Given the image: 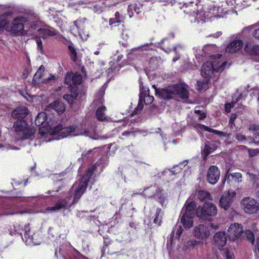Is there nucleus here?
Here are the masks:
<instances>
[{"label": "nucleus", "instance_id": "39448f33", "mask_svg": "<svg viewBox=\"0 0 259 259\" xmlns=\"http://www.w3.org/2000/svg\"><path fill=\"white\" fill-rule=\"evenodd\" d=\"M222 56L220 54L211 56L209 60L202 65L201 74L203 77L209 78L215 71H222L227 67V62H222Z\"/></svg>", "mask_w": 259, "mask_h": 259}, {"label": "nucleus", "instance_id": "e433bc0d", "mask_svg": "<svg viewBox=\"0 0 259 259\" xmlns=\"http://www.w3.org/2000/svg\"><path fill=\"white\" fill-rule=\"evenodd\" d=\"M72 77H73V73H68L65 77V83L68 85H69V89H71L72 87H77L76 86H73L72 84Z\"/></svg>", "mask_w": 259, "mask_h": 259}, {"label": "nucleus", "instance_id": "ea45409f", "mask_svg": "<svg viewBox=\"0 0 259 259\" xmlns=\"http://www.w3.org/2000/svg\"><path fill=\"white\" fill-rule=\"evenodd\" d=\"M154 100V97L152 96L149 95V91L148 90L147 91H145L144 94V102L146 104H151Z\"/></svg>", "mask_w": 259, "mask_h": 259}, {"label": "nucleus", "instance_id": "4d7b16f0", "mask_svg": "<svg viewBox=\"0 0 259 259\" xmlns=\"http://www.w3.org/2000/svg\"><path fill=\"white\" fill-rule=\"evenodd\" d=\"M259 134L258 132H256L254 134V137L253 138V142L255 144H259Z\"/></svg>", "mask_w": 259, "mask_h": 259}, {"label": "nucleus", "instance_id": "393cba45", "mask_svg": "<svg viewBox=\"0 0 259 259\" xmlns=\"http://www.w3.org/2000/svg\"><path fill=\"white\" fill-rule=\"evenodd\" d=\"M244 51L250 55H259V46L248 42L245 45Z\"/></svg>", "mask_w": 259, "mask_h": 259}, {"label": "nucleus", "instance_id": "6e6d98bb", "mask_svg": "<svg viewBox=\"0 0 259 259\" xmlns=\"http://www.w3.org/2000/svg\"><path fill=\"white\" fill-rule=\"evenodd\" d=\"M149 45L152 46V45H153V44L150 43L149 44L144 45L140 47L134 49V50H149V49H148V47H149Z\"/></svg>", "mask_w": 259, "mask_h": 259}, {"label": "nucleus", "instance_id": "4468645a", "mask_svg": "<svg viewBox=\"0 0 259 259\" xmlns=\"http://www.w3.org/2000/svg\"><path fill=\"white\" fill-rule=\"evenodd\" d=\"M194 236L197 239H204L210 235V231L207 225L200 224L195 227L194 229Z\"/></svg>", "mask_w": 259, "mask_h": 259}, {"label": "nucleus", "instance_id": "7ed1b4c3", "mask_svg": "<svg viewBox=\"0 0 259 259\" xmlns=\"http://www.w3.org/2000/svg\"><path fill=\"white\" fill-rule=\"evenodd\" d=\"M28 113L27 108L24 106L17 108L12 113V117L18 119L13 125L17 142L27 139L32 140L34 137V135L36 131L33 128L28 127L26 122L22 120L28 115Z\"/></svg>", "mask_w": 259, "mask_h": 259}, {"label": "nucleus", "instance_id": "3c124183", "mask_svg": "<svg viewBox=\"0 0 259 259\" xmlns=\"http://www.w3.org/2000/svg\"><path fill=\"white\" fill-rule=\"evenodd\" d=\"M183 228L181 226H179L177 228V230H176V237L178 239H179L181 234H182V232H183Z\"/></svg>", "mask_w": 259, "mask_h": 259}, {"label": "nucleus", "instance_id": "58836bf2", "mask_svg": "<svg viewBox=\"0 0 259 259\" xmlns=\"http://www.w3.org/2000/svg\"><path fill=\"white\" fill-rule=\"evenodd\" d=\"M247 174L249 176L250 181L252 182L254 185H255L256 187L259 186V176H256L254 174L247 172Z\"/></svg>", "mask_w": 259, "mask_h": 259}, {"label": "nucleus", "instance_id": "20e7f679", "mask_svg": "<svg viewBox=\"0 0 259 259\" xmlns=\"http://www.w3.org/2000/svg\"><path fill=\"white\" fill-rule=\"evenodd\" d=\"M53 133L54 134L59 135L63 138L68 136H76L78 135H84L89 136L92 139H97L95 126L94 124L88 125L81 124L79 126L70 125L68 127H62L59 125L55 127Z\"/></svg>", "mask_w": 259, "mask_h": 259}, {"label": "nucleus", "instance_id": "f3484780", "mask_svg": "<svg viewBox=\"0 0 259 259\" xmlns=\"http://www.w3.org/2000/svg\"><path fill=\"white\" fill-rule=\"evenodd\" d=\"M84 27V20L82 19H78L73 22V25L71 26V30L78 31V35L83 40H87L88 34L83 32Z\"/></svg>", "mask_w": 259, "mask_h": 259}, {"label": "nucleus", "instance_id": "6ab92c4d", "mask_svg": "<svg viewBox=\"0 0 259 259\" xmlns=\"http://www.w3.org/2000/svg\"><path fill=\"white\" fill-rule=\"evenodd\" d=\"M243 47V42L241 40H236L231 42L226 48V52L233 54L240 50Z\"/></svg>", "mask_w": 259, "mask_h": 259}, {"label": "nucleus", "instance_id": "09e8293b", "mask_svg": "<svg viewBox=\"0 0 259 259\" xmlns=\"http://www.w3.org/2000/svg\"><path fill=\"white\" fill-rule=\"evenodd\" d=\"M226 259H235L233 252L230 250L227 249L224 253Z\"/></svg>", "mask_w": 259, "mask_h": 259}, {"label": "nucleus", "instance_id": "69168bd1", "mask_svg": "<svg viewBox=\"0 0 259 259\" xmlns=\"http://www.w3.org/2000/svg\"><path fill=\"white\" fill-rule=\"evenodd\" d=\"M211 47L210 46H205L203 49H202V51L204 52V54H206L208 53V50L209 49V48Z\"/></svg>", "mask_w": 259, "mask_h": 259}, {"label": "nucleus", "instance_id": "9d476101", "mask_svg": "<svg viewBox=\"0 0 259 259\" xmlns=\"http://www.w3.org/2000/svg\"><path fill=\"white\" fill-rule=\"evenodd\" d=\"M143 195L146 198H150L153 196L156 197L162 205H163L166 201L165 195L162 193L161 190H160L159 189L155 186L145 189L143 192Z\"/></svg>", "mask_w": 259, "mask_h": 259}, {"label": "nucleus", "instance_id": "412c9836", "mask_svg": "<svg viewBox=\"0 0 259 259\" xmlns=\"http://www.w3.org/2000/svg\"><path fill=\"white\" fill-rule=\"evenodd\" d=\"M214 240L215 243L220 247H222L225 245L227 241V237L226 234L223 232H219L217 233L214 236Z\"/></svg>", "mask_w": 259, "mask_h": 259}, {"label": "nucleus", "instance_id": "c9c22d12", "mask_svg": "<svg viewBox=\"0 0 259 259\" xmlns=\"http://www.w3.org/2000/svg\"><path fill=\"white\" fill-rule=\"evenodd\" d=\"M208 83V80L207 78H206L205 80L201 81V80H198L197 82V89L200 91L206 89L207 87V84Z\"/></svg>", "mask_w": 259, "mask_h": 259}, {"label": "nucleus", "instance_id": "0eeeda50", "mask_svg": "<svg viewBox=\"0 0 259 259\" xmlns=\"http://www.w3.org/2000/svg\"><path fill=\"white\" fill-rule=\"evenodd\" d=\"M188 87L185 83L175 84L162 89L160 92V95L164 99H176L179 100L181 99L183 101L186 102L189 98L188 91Z\"/></svg>", "mask_w": 259, "mask_h": 259}, {"label": "nucleus", "instance_id": "bb28decb", "mask_svg": "<svg viewBox=\"0 0 259 259\" xmlns=\"http://www.w3.org/2000/svg\"><path fill=\"white\" fill-rule=\"evenodd\" d=\"M50 107L60 114L63 113L65 110L64 104L59 101H54L50 104Z\"/></svg>", "mask_w": 259, "mask_h": 259}, {"label": "nucleus", "instance_id": "9b49d317", "mask_svg": "<svg viewBox=\"0 0 259 259\" xmlns=\"http://www.w3.org/2000/svg\"><path fill=\"white\" fill-rule=\"evenodd\" d=\"M244 211L248 214H253L259 210V204L257 202L251 197H245L241 202Z\"/></svg>", "mask_w": 259, "mask_h": 259}, {"label": "nucleus", "instance_id": "e2e57ef3", "mask_svg": "<svg viewBox=\"0 0 259 259\" xmlns=\"http://www.w3.org/2000/svg\"><path fill=\"white\" fill-rule=\"evenodd\" d=\"M184 49V46L182 45H177L174 48V51L176 53L179 52L180 50H182Z\"/></svg>", "mask_w": 259, "mask_h": 259}, {"label": "nucleus", "instance_id": "de8ad7c7", "mask_svg": "<svg viewBox=\"0 0 259 259\" xmlns=\"http://www.w3.org/2000/svg\"><path fill=\"white\" fill-rule=\"evenodd\" d=\"M68 49L71 53V59L73 61H75L76 58L77 53L76 52V51H75L74 48L73 46H72L71 45H69L68 46Z\"/></svg>", "mask_w": 259, "mask_h": 259}, {"label": "nucleus", "instance_id": "473e14b6", "mask_svg": "<svg viewBox=\"0 0 259 259\" xmlns=\"http://www.w3.org/2000/svg\"><path fill=\"white\" fill-rule=\"evenodd\" d=\"M194 128L198 132H201L202 131H208L209 132H211L212 128H209L208 127L200 124V123H194L193 125Z\"/></svg>", "mask_w": 259, "mask_h": 259}, {"label": "nucleus", "instance_id": "680f3d73", "mask_svg": "<svg viewBox=\"0 0 259 259\" xmlns=\"http://www.w3.org/2000/svg\"><path fill=\"white\" fill-rule=\"evenodd\" d=\"M74 259H88V258L86 257L79 254L78 252H76Z\"/></svg>", "mask_w": 259, "mask_h": 259}, {"label": "nucleus", "instance_id": "7c9ffc66", "mask_svg": "<svg viewBox=\"0 0 259 259\" xmlns=\"http://www.w3.org/2000/svg\"><path fill=\"white\" fill-rule=\"evenodd\" d=\"M197 197L198 199H200L201 201H203L207 199H212L211 196H210L209 193L203 190H200L198 192Z\"/></svg>", "mask_w": 259, "mask_h": 259}, {"label": "nucleus", "instance_id": "ddd939ff", "mask_svg": "<svg viewBox=\"0 0 259 259\" xmlns=\"http://www.w3.org/2000/svg\"><path fill=\"white\" fill-rule=\"evenodd\" d=\"M242 233V225L238 223H234L229 226L227 232V235L230 239L235 240L241 236Z\"/></svg>", "mask_w": 259, "mask_h": 259}, {"label": "nucleus", "instance_id": "aec40b11", "mask_svg": "<svg viewBox=\"0 0 259 259\" xmlns=\"http://www.w3.org/2000/svg\"><path fill=\"white\" fill-rule=\"evenodd\" d=\"M252 32L253 36L259 39V23L251 25L248 27H245L242 33L244 35H247L248 33Z\"/></svg>", "mask_w": 259, "mask_h": 259}, {"label": "nucleus", "instance_id": "6e6552de", "mask_svg": "<svg viewBox=\"0 0 259 259\" xmlns=\"http://www.w3.org/2000/svg\"><path fill=\"white\" fill-rule=\"evenodd\" d=\"M196 207L194 202L187 201L182 210L181 222L186 229H189L193 225V217Z\"/></svg>", "mask_w": 259, "mask_h": 259}, {"label": "nucleus", "instance_id": "f8f14e48", "mask_svg": "<svg viewBox=\"0 0 259 259\" xmlns=\"http://www.w3.org/2000/svg\"><path fill=\"white\" fill-rule=\"evenodd\" d=\"M236 196V192L233 190H229L224 193L220 200V206L225 210H227L234 201Z\"/></svg>", "mask_w": 259, "mask_h": 259}, {"label": "nucleus", "instance_id": "864d4df0", "mask_svg": "<svg viewBox=\"0 0 259 259\" xmlns=\"http://www.w3.org/2000/svg\"><path fill=\"white\" fill-rule=\"evenodd\" d=\"M36 41L38 49L40 51H42V41L39 37H37L36 38Z\"/></svg>", "mask_w": 259, "mask_h": 259}, {"label": "nucleus", "instance_id": "a18cd8bd", "mask_svg": "<svg viewBox=\"0 0 259 259\" xmlns=\"http://www.w3.org/2000/svg\"><path fill=\"white\" fill-rule=\"evenodd\" d=\"M168 42V40L167 39H164L161 42V48L164 50L166 52L169 53L171 51V50L169 49L167 46V44Z\"/></svg>", "mask_w": 259, "mask_h": 259}, {"label": "nucleus", "instance_id": "37998d69", "mask_svg": "<svg viewBox=\"0 0 259 259\" xmlns=\"http://www.w3.org/2000/svg\"><path fill=\"white\" fill-rule=\"evenodd\" d=\"M44 67L42 65L40 66L34 75V79H38L42 77V74L44 71Z\"/></svg>", "mask_w": 259, "mask_h": 259}, {"label": "nucleus", "instance_id": "338daca9", "mask_svg": "<svg viewBox=\"0 0 259 259\" xmlns=\"http://www.w3.org/2000/svg\"><path fill=\"white\" fill-rule=\"evenodd\" d=\"M249 234L250 235V236L249 237V240L252 243H253L254 242V235L253 234V233L250 232V231H249Z\"/></svg>", "mask_w": 259, "mask_h": 259}, {"label": "nucleus", "instance_id": "c756f323", "mask_svg": "<svg viewBox=\"0 0 259 259\" xmlns=\"http://www.w3.org/2000/svg\"><path fill=\"white\" fill-rule=\"evenodd\" d=\"M199 243V241L195 239L188 240L185 244L184 249L186 250H192L194 249Z\"/></svg>", "mask_w": 259, "mask_h": 259}, {"label": "nucleus", "instance_id": "a211bd4d", "mask_svg": "<svg viewBox=\"0 0 259 259\" xmlns=\"http://www.w3.org/2000/svg\"><path fill=\"white\" fill-rule=\"evenodd\" d=\"M47 114L46 112H42L38 114L35 120V123L36 126H39L44 124L47 125L48 128L45 132H43L42 134H45L49 132L50 129H51V125L47 121Z\"/></svg>", "mask_w": 259, "mask_h": 259}, {"label": "nucleus", "instance_id": "0e129e2a", "mask_svg": "<svg viewBox=\"0 0 259 259\" xmlns=\"http://www.w3.org/2000/svg\"><path fill=\"white\" fill-rule=\"evenodd\" d=\"M246 149H247V147L243 145H238V146L235 147V149L236 150H244Z\"/></svg>", "mask_w": 259, "mask_h": 259}, {"label": "nucleus", "instance_id": "4be33fe9", "mask_svg": "<svg viewBox=\"0 0 259 259\" xmlns=\"http://www.w3.org/2000/svg\"><path fill=\"white\" fill-rule=\"evenodd\" d=\"M39 34L42 38H47L48 37L57 35L58 31L52 27L47 28H39L38 29Z\"/></svg>", "mask_w": 259, "mask_h": 259}, {"label": "nucleus", "instance_id": "bf43d9fd", "mask_svg": "<svg viewBox=\"0 0 259 259\" xmlns=\"http://www.w3.org/2000/svg\"><path fill=\"white\" fill-rule=\"evenodd\" d=\"M206 259H218V256L215 253H210L208 254Z\"/></svg>", "mask_w": 259, "mask_h": 259}, {"label": "nucleus", "instance_id": "f704fd0d", "mask_svg": "<svg viewBox=\"0 0 259 259\" xmlns=\"http://www.w3.org/2000/svg\"><path fill=\"white\" fill-rule=\"evenodd\" d=\"M72 79L73 86H76L77 84H79L81 82L82 76L78 73L73 74Z\"/></svg>", "mask_w": 259, "mask_h": 259}, {"label": "nucleus", "instance_id": "b1692460", "mask_svg": "<svg viewBox=\"0 0 259 259\" xmlns=\"http://www.w3.org/2000/svg\"><path fill=\"white\" fill-rule=\"evenodd\" d=\"M217 148V145L215 143L211 142H207L205 144V147L202 152V155L204 159L206 158L207 156L213 152Z\"/></svg>", "mask_w": 259, "mask_h": 259}, {"label": "nucleus", "instance_id": "72a5a7b5", "mask_svg": "<svg viewBox=\"0 0 259 259\" xmlns=\"http://www.w3.org/2000/svg\"><path fill=\"white\" fill-rule=\"evenodd\" d=\"M241 98L242 95L240 94L239 96L237 97V98L236 99L235 102L233 101L232 103L226 104L225 106V111L227 113L230 112L231 109L234 107L235 103L239 101Z\"/></svg>", "mask_w": 259, "mask_h": 259}, {"label": "nucleus", "instance_id": "774afa93", "mask_svg": "<svg viewBox=\"0 0 259 259\" xmlns=\"http://www.w3.org/2000/svg\"><path fill=\"white\" fill-rule=\"evenodd\" d=\"M130 135H135V133L134 132H127V131H124L122 133L123 136H129Z\"/></svg>", "mask_w": 259, "mask_h": 259}, {"label": "nucleus", "instance_id": "f03ea898", "mask_svg": "<svg viewBox=\"0 0 259 259\" xmlns=\"http://www.w3.org/2000/svg\"><path fill=\"white\" fill-rule=\"evenodd\" d=\"M30 24V27L35 29L40 26L41 21L39 17L34 13L25 14L14 18L11 23H9L7 17L0 16V29L4 28L14 36H23L26 34L24 29V24Z\"/></svg>", "mask_w": 259, "mask_h": 259}, {"label": "nucleus", "instance_id": "4c0bfd02", "mask_svg": "<svg viewBox=\"0 0 259 259\" xmlns=\"http://www.w3.org/2000/svg\"><path fill=\"white\" fill-rule=\"evenodd\" d=\"M99 150V148H94L92 150H89L88 152H84L82 153V156H83V158H88L90 157H91L92 155H94L95 153L98 152Z\"/></svg>", "mask_w": 259, "mask_h": 259}, {"label": "nucleus", "instance_id": "a19ab883", "mask_svg": "<svg viewBox=\"0 0 259 259\" xmlns=\"http://www.w3.org/2000/svg\"><path fill=\"white\" fill-rule=\"evenodd\" d=\"M158 62L159 60L157 58L154 57L151 58L149 62L150 65V68H151L152 69H154L156 68L159 65Z\"/></svg>", "mask_w": 259, "mask_h": 259}, {"label": "nucleus", "instance_id": "cd10ccee", "mask_svg": "<svg viewBox=\"0 0 259 259\" xmlns=\"http://www.w3.org/2000/svg\"><path fill=\"white\" fill-rule=\"evenodd\" d=\"M125 16L117 12L115 14V17L110 19L109 25L111 26H116V24L123 22Z\"/></svg>", "mask_w": 259, "mask_h": 259}, {"label": "nucleus", "instance_id": "79ce46f5", "mask_svg": "<svg viewBox=\"0 0 259 259\" xmlns=\"http://www.w3.org/2000/svg\"><path fill=\"white\" fill-rule=\"evenodd\" d=\"M235 139L240 143H245L247 140L246 137L241 133H237L235 136Z\"/></svg>", "mask_w": 259, "mask_h": 259}, {"label": "nucleus", "instance_id": "1a4fd4ad", "mask_svg": "<svg viewBox=\"0 0 259 259\" xmlns=\"http://www.w3.org/2000/svg\"><path fill=\"white\" fill-rule=\"evenodd\" d=\"M217 207L215 204L210 202H206L203 206L196 209L198 217L202 219L210 221L212 217L217 214Z\"/></svg>", "mask_w": 259, "mask_h": 259}, {"label": "nucleus", "instance_id": "5701e85b", "mask_svg": "<svg viewBox=\"0 0 259 259\" xmlns=\"http://www.w3.org/2000/svg\"><path fill=\"white\" fill-rule=\"evenodd\" d=\"M241 178L242 175L240 172L229 174V170H228L222 183L224 184L226 181H227L228 182H230L232 180H234L236 182L239 183L241 182Z\"/></svg>", "mask_w": 259, "mask_h": 259}, {"label": "nucleus", "instance_id": "dca6fc26", "mask_svg": "<svg viewBox=\"0 0 259 259\" xmlns=\"http://www.w3.org/2000/svg\"><path fill=\"white\" fill-rule=\"evenodd\" d=\"M103 98L101 97L99 99H96L94 102V104L98 105V104H101V106H99L96 111V116L97 119L101 121L106 120L107 119V116L105 115V111L106 108L102 104L103 103Z\"/></svg>", "mask_w": 259, "mask_h": 259}, {"label": "nucleus", "instance_id": "8fccbe9b", "mask_svg": "<svg viewBox=\"0 0 259 259\" xmlns=\"http://www.w3.org/2000/svg\"><path fill=\"white\" fill-rule=\"evenodd\" d=\"M248 154L250 156L252 157L257 155L259 153V149H247Z\"/></svg>", "mask_w": 259, "mask_h": 259}, {"label": "nucleus", "instance_id": "a878e982", "mask_svg": "<svg viewBox=\"0 0 259 259\" xmlns=\"http://www.w3.org/2000/svg\"><path fill=\"white\" fill-rule=\"evenodd\" d=\"M77 87H72L71 89H69L71 91V94H66L63 96V98L66 100L69 104H72L74 100L78 96L77 92Z\"/></svg>", "mask_w": 259, "mask_h": 259}, {"label": "nucleus", "instance_id": "49530a36", "mask_svg": "<svg viewBox=\"0 0 259 259\" xmlns=\"http://www.w3.org/2000/svg\"><path fill=\"white\" fill-rule=\"evenodd\" d=\"M194 113L198 116V119L199 120L204 119L206 117V114L199 110H195Z\"/></svg>", "mask_w": 259, "mask_h": 259}, {"label": "nucleus", "instance_id": "c03bdc74", "mask_svg": "<svg viewBox=\"0 0 259 259\" xmlns=\"http://www.w3.org/2000/svg\"><path fill=\"white\" fill-rule=\"evenodd\" d=\"M210 131L211 133L218 135L220 137H227L229 138L231 135V134L230 133H225L221 131H217L216 130L211 129V130Z\"/></svg>", "mask_w": 259, "mask_h": 259}, {"label": "nucleus", "instance_id": "603ef678", "mask_svg": "<svg viewBox=\"0 0 259 259\" xmlns=\"http://www.w3.org/2000/svg\"><path fill=\"white\" fill-rule=\"evenodd\" d=\"M236 118V115L234 114H232L229 120V124L231 127H232L233 125L234 124V121Z\"/></svg>", "mask_w": 259, "mask_h": 259}, {"label": "nucleus", "instance_id": "052dcab7", "mask_svg": "<svg viewBox=\"0 0 259 259\" xmlns=\"http://www.w3.org/2000/svg\"><path fill=\"white\" fill-rule=\"evenodd\" d=\"M181 170L179 169V168H175V166L172 168V169L170 171V172H171L173 175H176L179 173Z\"/></svg>", "mask_w": 259, "mask_h": 259}, {"label": "nucleus", "instance_id": "423d86ee", "mask_svg": "<svg viewBox=\"0 0 259 259\" xmlns=\"http://www.w3.org/2000/svg\"><path fill=\"white\" fill-rule=\"evenodd\" d=\"M221 8L215 6L214 5L210 6L208 8L207 11L204 12L202 7L201 5H194L193 9H190V11L188 13L190 15L195 18L196 20L199 23L205 22V19H209L213 17H220L222 15Z\"/></svg>", "mask_w": 259, "mask_h": 259}, {"label": "nucleus", "instance_id": "13d9d810", "mask_svg": "<svg viewBox=\"0 0 259 259\" xmlns=\"http://www.w3.org/2000/svg\"><path fill=\"white\" fill-rule=\"evenodd\" d=\"M143 107V105L142 104H141L140 103H139L138 105V106L135 109L134 111V113L135 114H138L139 112H140L142 110V109Z\"/></svg>", "mask_w": 259, "mask_h": 259}, {"label": "nucleus", "instance_id": "f257e3e1", "mask_svg": "<svg viewBox=\"0 0 259 259\" xmlns=\"http://www.w3.org/2000/svg\"><path fill=\"white\" fill-rule=\"evenodd\" d=\"M107 164L106 158H102L95 164L93 168L88 169L85 175L78 180L80 181L79 182H76L73 185L70 191L66 194L64 199L59 200L54 206L48 207L46 210L55 211L61 209H67L77 202L86 190L93 171L96 170L97 172H101Z\"/></svg>", "mask_w": 259, "mask_h": 259}, {"label": "nucleus", "instance_id": "2eb2a0df", "mask_svg": "<svg viewBox=\"0 0 259 259\" xmlns=\"http://www.w3.org/2000/svg\"><path fill=\"white\" fill-rule=\"evenodd\" d=\"M220 175L219 168L216 166L212 165L207 171V180L210 184L214 185L219 180Z\"/></svg>", "mask_w": 259, "mask_h": 259}, {"label": "nucleus", "instance_id": "5fc2aeb1", "mask_svg": "<svg viewBox=\"0 0 259 259\" xmlns=\"http://www.w3.org/2000/svg\"><path fill=\"white\" fill-rule=\"evenodd\" d=\"M188 163L187 161H184L181 163H180L178 165L175 166V168H179L180 170H182Z\"/></svg>", "mask_w": 259, "mask_h": 259}, {"label": "nucleus", "instance_id": "c85d7f7f", "mask_svg": "<svg viewBox=\"0 0 259 259\" xmlns=\"http://www.w3.org/2000/svg\"><path fill=\"white\" fill-rule=\"evenodd\" d=\"M24 237L25 238L26 242L30 243L31 242L35 244L33 241V236L31 235L30 227L29 225H25L24 227Z\"/></svg>", "mask_w": 259, "mask_h": 259}, {"label": "nucleus", "instance_id": "2f4dec72", "mask_svg": "<svg viewBox=\"0 0 259 259\" xmlns=\"http://www.w3.org/2000/svg\"><path fill=\"white\" fill-rule=\"evenodd\" d=\"M162 213L159 208H157L156 210L155 217L154 219V223L158 225H160L162 220Z\"/></svg>", "mask_w": 259, "mask_h": 259}]
</instances>
